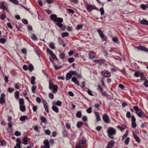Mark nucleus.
Masks as SVG:
<instances>
[{
	"label": "nucleus",
	"instance_id": "nucleus-1",
	"mask_svg": "<svg viewBox=\"0 0 148 148\" xmlns=\"http://www.w3.org/2000/svg\"><path fill=\"white\" fill-rule=\"evenodd\" d=\"M51 19L57 23L56 25L59 27H61L63 25L61 23L63 22V19L62 18H58L56 15L52 14L50 16Z\"/></svg>",
	"mask_w": 148,
	"mask_h": 148
},
{
	"label": "nucleus",
	"instance_id": "nucleus-2",
	"mask_svg": "<svg viewBox=\"0 0 148 148\" xmlns=\"http://www.w3.org/2000/svg\"><path fill=\"white\" fill-rule=\"evenodd\" d=\"M49 88L51 90L52 92L53 93H55L58 90V86L57 85L54 84L53 82L49 79Z\"/></svg>",
	"mask_w": 148,
	"mask_h": 148
},
{
	"label": "nucleus",
	"instance_id": "nucleus-3",
	"mask_svg": "<svg viewBox=\"0 0 148 148\" xmlns=\"http://www.w3.org/2000/svg\"><path fill=\"white\" fill-rule=\"evenodd\" d=\"M133 108L136 111V113L139 117L142 118L146 117L145 114L137 106H134Z\"/></svg>",
	"mask_w": 148,
	"mask_h": 148
},
{
	"label": "nucleus",
	"instance_id": "nucleus-4",
	"mask_svg": "<svg viewBox=\"0 0 148 148\" xmlns=\"http://www.w3.org/2000/svg\"><path fill=\"white\" fill-rule=\"evenodd\" d=\"M108 136L109 137L112 139L114 138L112 136L114 135L116 133V130L115 129L112 127H109L107 130Z\"/></svg>",
	"mask_w": 148,
	"mask_h": 148
},
{
	"label": "nucleus",
	"instance_id": "nucleus-5",
	"mask_svg": "<svg viewBox=\"0 0 148 148\" xmlns=\"http://www.w3.org/2000/svg\"><path fill=\"white\" fill-rule=\"evenodd\" d=\"M97 31L102 41H106L107 40V36L103 34L101 30L99 29L97 30Z\"/></svg>",
	"mask_w": 148,
	"mask_h": 148
},
{
	"label": "nucleus",
	"instance_id": "nucleus-6",
	"mask_svg": "<svg viewBox=\"0 0 148 148\" xmlns=\"http://www.w3.org/2000/svg\"><path fill=\"white\" fill-rule=\"evenodd\" d=\"M101 74L103 76L106 77H109L111 76L110 72L106 70L102 71Z\"/></svg>",
	"mask_w": 148,
	"mask_h": 148
},
{
	"label": "nucleus",
	"instance_id": "nucleus-7",
	"mask_svg": "<svg viewBox=\"0 0 148 148\" xmlns=\"http://www.w3.org/2000/svg\"><path fill=\"white\" fill-rule=\"evenodd\" d=\"M43 144L44 146H41L40 148H50L49 143L48 140H45L43 142Z\"/></svg>",
	"mask_w": 148,
	"mask_h": 148
},
{
	"label": "nucleus",
	"instance_id": "nucleus-8",
	"mask_svg": "<svg viewBox=\"0 0 148 148\" xmlns=\"http://www.w3.org/2000/svg\"><path fill=\"white\" fill-rule=\"evenodd\" d=\"M7 4L4 2L0 3V8L4 10L8 11V9L6 6Z\"/></svg>",
	"mask_w": 148,
	"mask_h": 148
},
{
	"label": "nucleus",
	"instance_id": "nucleus-9",
	"mask_svg": "<svg viewBox=\"0 0 148 148\" xmlns=\"http://www.w3.org/2000/svg\"><path fill=\"white\" fill-rule=\"evenodd\" d=\"M103 119L104 121L106 123H109L110 122V120L108 115L105 114L103 116Z\"/></svg>",
	"mask_w": 148,
	"mask_h": 148
},
{
	"label": "nucleus",
	"instance_id": "nucleus-10",
	"mask_svg": "<svg viewBox=\"0 0 148 148\" xmlns=\"http://www.w3.org/2000/svg\"><path fill=\"white\" fill-rule=\"evenodd\" d=\"M86 143V140L85 138H83L81 139L79 142V145L78 146H80L81 147H83Z\"/></svg>",
	"mask_w": 148,
	"mask_h": 148
},
{
	"label": "nucleus",
	"instance_id": "nucleus-11",
	"mask_svg": "<svg viewBox=\"0 0 148 148\" xmlns=\"http://www.w3.org/2000/svg\"><path fill=\"white\" fill-rule=\"evenodd\" d=\"M5 95L4 93H2L1 96L0 98V103L2 104L4 103L5 102Z\"/></svg>",
	"mask_w": 148,
	"mask_h": 148
},
{
	"label": "nucleus",
	"instance_id": "nucleus-12",
	"mask_svg": "<svg viewBox=\"0 0 148 148\" xmlns=\"http://www.w3.org/2000/svg\"><path fill=\"white\" fill-rule=\"evenodd\" d=\"M137 48L138 50L144 51L148 53V49L142 46H140L137 47Z\"/></svg>",
	"mask_w": 148,
	"mask_h": 148
},
{
	"label": "nucleus",
	"instance_id": "nucleus-13",
	"mask_svg": "<svg viewBox=\"0 0 148 148\" xmlns=\"http://www.w3.org/2000/svg\"><path fill=\"white\" fill-rule=\"evenodd\" d=\"M47 51L50 54L52 58L53 59H56V55L54 54L53 52L49 48H47Z\"/></svg>",
	"mask_w": 148,
	"mask_h": 148
},
{
	"label": "nucleus",
	"instance_id": "nucleus-14",
	"mask_svg": "<svg viewBox=\"0 0 148 148\" xmlns=\"http://www.w3.org/2000/svg\"><path fill=\"white\" fill-rule=\"evenodd\" d=\"M114 143V141L113 140L110 142L108 144L107 147V148H112Z\"/></svg>",
	"mask_w": 148,
	"mask_h": 148
},
{
	"label": "nucleus",
	"instance_id": "nucleus-15",
	"mask_svg": "<svg viewBox=\"0 0 148 148\" xmlns=\"http://www.w3.org/2000/svg\"><path fill=\"white\" fill-rule=\"evenodd\" d=\"M86 8L90 12L92 10L94 9L95 8L93 6L89 4H87L86 5Z\"/></svg>",
	"mask_w": 148,
	"mask_h": 148
},
{
	"label": "nucleus",
	"instance_id": "nucleus-16",
	"mask_svg": "<svg viewBox=\"0 0 148 148\" xmlns=\"http://www.w3.org/2000/svg\"><path fill=\"white\" fill-rule=\"evenodd\" d=\"M43 103L44 105V107L45 108V110L48 113L49 112V109L48 108V106L47 105V103L45 101H43Z\"/></svg>",
	"mask_w": 148,
	"mask_h": 148
},
{
	"label": "nucleus",
	"instance_id": "nucleus-17",
	"mask_svg": "<svg viewBox=\"0 0 148 148\" xmlns=\"http://www.w3.org/2000/svg\"><path fill=\"white\" fill-rule=\"evenodd\" d=\"M16 141L17 143V144H16L17 147H18V148H21L20 145L21 144V142L20 139L19 138H18L16 139Z\"/></svg>",
	"mask_w": 148,
	"mask_h": 148
},
{
	"label": "nucleus",
	"instance_id": "nucleus-18",
	"mask_svg": "<svg viewBox=\"0 0 148 148\" xmlns=\"http://www.w3.org/2000/svg\"><path fill=\"white\" fill-rule=\"evenodd\" d=\"M71 80L77 85L79 86V82L77 81V79L76 77H73L72 78Z\"/></svg>",
	"mask_w": 148,
	"mask_h": 148
},
{
	"label": "nucleus",
	"instance_id": "nucleus-19",
	"mask_svg": "<svg viewBox=\"0 0 148 148\" xmlns=\"http://www.w3.org/2000/svg\"><path fill=\"white\" fill-rule=\"evenodd\" d=\"M62 103L60 101H58L56 102L54 101L53 103V105L58 106H60L62 105Z\"/></svg>",
	"mask_w": 148,
	"mask_h": 148
},
{
	"label": "nucleus",
	"instance_id": "nucleus-20",
	"mask_svg": "<svg viewBox=\"0 0 148 148\" xmlns=\"http://www.w3.org/2000/svg\"><path fill=\"white\" fill-rule=\"evenodd\" d=\"M95 115L96 117V121L97 122L101 120V119L99 115L97 112H95Z\"/></svg>",
	"mask_w": 148,
	"mask_h": 148
},
{
	"label": "nucleus",
	"instance_id": "nucleus-21",
	"mask_svg": "<svg viewBox=\"0 0 148 148\" xmlns=\"http://www.w3.org/2000/svg\"><path fill=\"white\" fill-rule=\"evenodd\" d=\"M140 80L142 81H145L146 79V78L144 76V74L143 73L141 72L140 74Z\"/></svg>",
	"mask_w": 148,
	"mask_h": 148
},
{
	"label": "nucleus",
	"instance_id": "nucleus-22",
	"mask_svg": "<svg viewBox=\"0 0 148 148\" xmlns=\"http://www.w3.org/2000/svg\"><path fill=\"white\" fill-rule=\"evenodd\" d=\"M95 53L94 52H90L89 55V57L90 59H93L95 57Z\"/></svg>",
	"mask_w": 148,
	"mask_h": 148
},
{
	"label": "nucleus",
	"instance_id": "nucleus-23",
	"mask_svg": "<svg viewBox=\"0 0 148 148\" xmlns=\"http://www.w3.org/2000/svg\"><path fill=\"white\" fill-rule=\"evenodd\" d=\"M52 109L56 113H58L59 112V109L58 108L54 105H53L52 107Z\"/></svg>",
	"mask_w": 148,
	"mask_h": 148
},
{
	"label": "nucleus",
	"instance_id": "nucleus-24",
	"mask_svg": "<svg viewBox=\"0 0 148 148\" xmlns=\"http://www.w3.org/2000/svg\"><path fill=\"white\" fill-rule=\"evenodd\" d=\"M72 77V75L71 73L69 72L67 73L66 75V80H69Z\"/></svg>",
	"mask_w": 148,
	"mask_h": 148
},
{
	"label": "nucleus",
	"instance_id": "nucleus-25",
	"mask_svg": "<svg viewBox=\"0 0 148 148\" xmlns=\"http://www.w3.org/2000/svg\"><path fill=\"white\" fill-rule=\"evenodd\" d=\"M20 110L22 112L25 111V107L24 104L20 105Z\"/></svg>",
	"mask_w": 148,
	"mask_h": 148
},
{
	"label": "nucleus",
	"instance_id": "nucleus-26",
	"mask_svg": "<svg viewBox=\"0 0 148 148\" xmlns=\"http://www.w3.org/2000/svg\"><path fill=\"white\" fill-rule=\"evenodd\" d=\"M14 96L15 98L18 99L19 97V93L18 91H16L14 93Z\"/></svg>",
	"mask_w": 148,
	"mask_h": 148
},
{
	"label": "nucleus",
	"instance_id": "nucleus-27",
	"mask_svg": "<svg viewBox=\"0 0 148 148\" xmlns=\"http://www.w3.org/2000/svg\"><path fill=\"white\" fill-rule=\"evenodd\" d=\"M141 23L142 24L148 25V21L145 19L142 20L141 21Z\"/></svg>",
	"mask_w": 148,
	"mask_h": 148
},
{
	"label": "nucleus",
	"instance_id": "nucleus-28",
	"mask_svg": "<svg viewBox=\"0 0 148 148\" xmlns=\"http://www.w3.org/2000/svg\"><path fill=\"white\" fill-rule=\"evenodd\" d=\"M49 46L50 48L52 49H54L55 48V44L52 42L50 43Z\"/></svg>",
	"mask_w": 148,
	"mask_h": 148
},
{
	"label": "nucleus",
	"instance_id": "nucleus-29",
	"mask_svg": "<svg viewBox=\"0 0 148 148\" xmlns=\"http://www.w3.org/2000/svg\"><path fill=\"white\" fill-rule=\"evenodd\" d=\"M93 61L95 62H97L99 64H101L104 62L103 60H93Z\"/></svg>",
	"mask_w": 148,
	"mask_h": 148
},
{
	"label": "nucleus",
	"instance_id": "nucleus-30",
	"mask_svg": "<svg viewBox=\"0 0 148 148\" xmlns=\"http://www.w3.org/2000/svg\"><path fill=\"white\" fill-rule=\"evenodd\" d=\"M83 124V123L82 122H78L77 123V126L78 128L81 127L82 125Z\"/></svg>",
	"mask_w": 148,
	"mask_h": 148
},
{
	"label": "nucleus",
	"instance_id": "nucleus-31",
	"mask_svg": "<svg viewBox=\"0 0 148 148\" xmlns=\"http://www.w3.org/2000/svg\"><path fill=\"white\" fill-rule=\"evenodd\" d=\"M31 84L32 85H34L35 84V82L36 80V78L34 76H32L31 77Z\"/></svg>",
	"mask_w": 148,
	"mask_h": 148
},
{
	"label": "nucleus",
	"instance_id": "nucleus-32",
	"mask_svg": "<svg viewBox=\"0 0 148 148\" xmlns=\"http://www.w3.org/2000/svg\"><path fill=\"white\" fill-rule=\"evenodd\" d=\"M133 136L135 139L136 141L138 143H140V139L139 138V137L136 135H134Z\"/></svg>",
	"mask_w": 148,
	"mask_h": 148
},
{
	"label": "nucleus",
	"instance_id": "nucleus-33",
	"mask_svg": "<svg viewBox=\"0 0 148 148\" xmlns=\"http://www.w3.org/2000/svg\"><path fill=\"white\" fill-rule=\"evenodd\" d=\"M61 35L62 37H64L68 36H69V33L67 32H64L62 33Z\"/></svg>",
	"mask_w": 148,
	"mask_h": 148
},
{
	"label": "nucleus",
	"instance_id": "nucleus-34",
	"mask_svg": "<svg viewBox=\"0 0 148 148\" xmlns=\"http://www.w3.org/2000/svg\"><path fill=\"white\" fill-rule=\"evenodd\" d=\"M40 119L44 123H46L47 121L46 119L43 116H41L40 118Z\"/></svg>",
	"mask_w": 148,
	"mask_h": 148
},
{
	"label": "nucleus",
	"instance_id": "nucleus-35",
	"mask_svg": "<svg viewBox=\"0 0 148 148\" xmlns=\"http://www.w3.org/2000/svg\"><path fill=\"white\" fill-rule=\"evenodd\" d=\"M19 103L20 105H22V104H24V100L23 98H20L19 100Z\"/></svg>",
	"mask_w": 148,
	"mask_h": 148
},
{
	"label": "nucleus",
	"instance_id": "nucleus-36",
	"mask_svg": "<svg viewBox=\"0 0 148 148\" xmlns=\"http://www.w3.org/2000/svg\"><path fill=\"white\" fill-rule=\"evenodd\" d=\"M24 142L23 144L25 145H27V143L28 141V139L27 137H25L23 139Z\"/></svg>",
	"mask_w": 148,
	"mask_h": 148
},
{
	"label": "nucleus",
	"instance_id": "nucleus-37",
	"mask_svg": "<svg viewBox=\"0 0 148 148\" xmlns=\"http://www.w3.org/2000/svg\"><path fill=\"white\" fill-rule=\"evenodd\" d=\"M82 116V113L80 111H78L76 113V116L78 118H80Z\"/></svg>",
	"mask_w": 148,
	"mask_h": 148
},
{
	"label": "nucleus",
	"instance_id": "nucleus-38",
	"mask_svg": "<svg viewBox=\"0 0 148 148\" xmlns=\"http://www.w3.org/2000/svg\"><path fill=\"white\" fill-rule=\"evenodd\" d=\"M71 75H77V72L75 71H69Z\"/></svg>",
	"mask_w": 148,
	"mask_h": 148
},
{
	"label": "nucleus",
	"instance_id": "nucleus-39",
	"mask_svg": "<svg viewBox=\"0 0 148 148\" xmlns=\"http://www.w3.org/2000/svg\"><path fill=\"white\" fill-rule=\"evenodd\" d=\"M141 72L139 71H136L134 74V76L136 77H138L140 76Z\"/></svg>",
	"mask_w": 148,
	"mask_h": 148
},
{
	"label": "nucleus",
	"instance_id": "nucleus-40",
	"mask_svg": "<svg viewBox=\"0 0 148 148\" xmlns=\"http://www.w3.org/2000/svg\"><path fill=\"white\" fill-rule=\"evenodd\" d=\"M65 56V55L64 53H60V57L62 59H63Z\"/></svg>",
	"mask_w": 148,
	"mask_h": 148
},
{
	"label": "nucleus",
	"instance_id": "nucleus-41",
	"mask_svg": "<svg viewBox=\"0 0 148 148\" xmlns=\"http://www.w3.org/2000/svg\"><path fill=\"white\" fill-rule=\"evenodd\" d=\"M28 69L30 71H32L34 69V67L32 64H30L28 67Z\"/></svg>",
	"mask_w": 148,
	"mask_h": 148
},
{
	"label": "nucleus",
	"instance_id": "nucleus-42",
	"mask_svg": "<svg viewBox=\"0 0 148 148\" xmlns=\"http://www.w3.org/2000/svg\"><path fill=\"white\" fill-rule=\"evenodd\" d=\"M58 42L60 45H62L63 43V41L62 40L60 37L58 38Z\"/></svg>",
	"mask_w": 148,
	"mask_h": 148
},
{
	"label": "nucleus",
	"instance_id": "nucleus-43",
	"mask_svg": "<svg viewBox=\"0 0 148 148\" xmlns=\"http://www.w3.org/2000/svg\"><path fill=\"white\" fill-rule=\"evenodd\" d=\"M130 138L129 137H127L126 139L125 140V145H127L128 144L129 142L130 141Z\"/></svg>",
	"mask_w": 148,
	"mask_h": 148
},
{
	"label": "nucleus",
	"instance_id": "nucleus-44",
	"mask_svg": "<svg viewBox=\"0 0 148 148\" xmlns=\"http://www.w3.org/2000/svg\"><path fill=\"white\" fill-rule=\"evenodd\" d=\"M68 62L70 63H72L74 61V58H69L68 60Z\"/></svg>",
	"mask_w": 148,
	"mask_h": 148
},
{
	"label": "nucleus",
	"instance_id": "nucleus-45",
	"mask_svg": "<svg viewBox=\"0 0 148 148\" xmlns=\"http://www.w3.org/2000/svg\"><path fill=\"white\" fill-rule=\"evenodd\" d=\"M112 40L116 43H117L118 41V38L117 37H115L112 38Z\"/></svg>",
	"mask_w": 148,
	"mask_h": 148
},
{
	"label": "nucleus",
	"instance_id": "nucleus-46",
	"mask_svg": "<svg viewBox=\"0 0 148 148\" xmlns=\"http://www.w3.org/2000/svg\"><path fill=\"white\" fill-rule=\"evenodd\" d=\"M14 135L17 136H19L21 135V133L18 131H16L15 132Z\"/></svg>",
	"mask_w": 148,
	"mask_h": 148
},
{
	"label": "nucleus",
	"instance_id": "nucleus-47",
	"mask_svg": "<svg viewBox=\"0 0 148 148\" xmlns=\"http://www.w3.org/2000/svg\"><path fill=\"white\" fill-rule=\"evenodd\" d=\"M6 42V40L3 38H0V42L2 44H4Z\"/></svg>",
	"mask_w": 148,
	"mask_h": 148
},
{
	"label": "nucleus",
	"instance_id": "nucleus-48",
	"mask_svg": "<svg viewBox=\"0 0 148 148\" xmlns=\"http://www.w3.org/2000/svg\"><path fill=\"white\" fill-rule=\"evenodd\" d=\"M100 11L101 12V15H103L104 13V11L103 8H101L100 9Z\"/></svg>",
	"mask_w": 148,
	"mask_h": 148
},
{
	"label": "nucleus",
	"instance_id": "nucleus-49",
	"mask_svg": "<svg viewBox=\"0 0 148 148\" xmlns=\"http://www.w3.org/2000/svg\"><path fill=\"white\" fill-rule=\"evenodd\" d=\"M67 11L69 12V13H71L73 14L75 13V11L71 9H67Z\"/></svg>",
	"mask_w": 148,
	"mask_h": 148
},
{
	"label": "nucleus",
	"instance_id": "nucleus-50",
	"mask_svg": "<svg viewBox=\"0 0 148 148\" xmlns=\"http://www.w3.org/2000/svg\"><path fill=\"white\" fill-rule=\"evenodd\" d=\"M10 1L12 2V3L16 4L18 3V1L17 0H9Z\"/></svg>",
	"mask_w": 148,
	"mask_h": 148
},
{
	"label": "nucleus",
	"instance_id": "nucleus-51",
	"mask_svg": "<svg viewBox=\"0 0 148 148\" xmlns=\"http://www.w3.org/2000/svg\"><path fill=\"white\" fill-rule=\"evenodd\" d=\"M32 39L34 40H36L37 38V37L34 34H33V35L31 37Z\"/></svg>",
	"mask_w": 148,
	"mask_h": 148
},
{
	"label": "nucleus",
	"instance_id": "nucleus-52",
	"mask_svg": "<svg viewBox=\"0 0 148 148\" xmlns=\"http://www.w3.org/2000/svg\"><path fill=\"white\" fill-rule=\"evenodd\" d=\"M92 111V108L90 107L88 108L86 110L87 112L88 113H90Z\"/></svg>",
	"mask_w": 148,
	"mask_h": 148
},
{
	"label": "nucleus",
	"instance_id": "nucleus-53",
	"mask_svg": "<svg viewBox=\"0 0 148 148\" xmlns=\"http://www.w3.org/2000/svg\"><path fill=\"white\" fill-rule=\"evenodd\" d=\"M126 117L128 118H130L131 117V113L129 112H128L126 113Z\"/></svg>",
	"mask_w": 148,
	"mask_h": 148
},
{
	"label": "nucleus",
	"instance_id": "nucleus-54",
	"mask_svg": "<svg viewBox=\"0 0 148 148\" xmlns=\"http://www.w3.org/2000/svg\"><path fill=\"white\" fill-rule=\"evenodd\" d=\"M36 89V87L35 86H33L32 88V92L34 93L35 92V90Z\"/></svg>",
	"mask_w": 148,
	"mask_h": 148
},
{
	"label": "nucleus",
	"instance_id": "nucleus-55",
	"mask_svg": "<svg viewBox=\"0 0 148 148\" xmlns=\"http://www.w3.org/2000/svg\"><path fill=\"white\" fill-rule=\"evenodd\" d=\"M26 117L25 116H22L20 118V120L21 121H23L25 120Z\"/></svg>",
	"mask_w": 148,
	"mask_h": 148
},
{
	"label": "nucleus",
	"instance_id": "nucleus-56",
	"mask_svg": "<svg viewBox=\"0 0 148 148\" xmlns=\"http://www.w3.org/2000/svg\"><path fill=\"white\" fill-rule=\"evenodd\" d=\"M14 90L13 88H8V91L10 93H12Z\"/></svg>",
	"mask_w": 148,
	"mask_h": 148
},
{
	"label": "nucleus",
	"instance_id": "nucleus-57",
	"mask_svg": "<svg viewBox=\"0 0 148 148\" xmlns=\"http://www.w3.org/2000/svg\"><path fill=\"white\" fill-rule=\"evenodd\" d=\"M49 97L51 99H53L54 98V95H53V94L51 93H50L49 94Z\"/></svg>",
	"mask_w": 148,
	"mask_h": 148
},
{
	"label": "nucleus",
	"instance_id": "nucleus-58",
	"mask_svg": "<svg viewBox=\"0 0 148 148\" xmlns=\"http://www.w3.org/2000/svg\"><path fill=\"white\" fill-rule=\"evenodd\" d=\"M45 132L46 134L48 135H49L51 133L50 131L49 130H45Z\"/></svg>",
	"mask_w": 148,
	"mask_h": 148
},
{
	"label": "nucleus",
	"instance_id": "nucleus-59",
	"mask_svg": "<svg viewBox=\"0 0 148 148\" xmlns=\"http://www.w3.org/2000/svg\"><path fill=\"white\" fill-rule=\"evenodd\" d=\"M140 7L142 8L143 10H145L147 8V6L145 5H144V4L141 5Z\"/></svg>",
	"mask_w": 148,
	"mask_h": 148
},
{
	"label": "nucleus",
	"instance_id": "nucleus-60",
	"mask_svg": "<svg viewBox=\"0 0 148 148\" xmlns=\"http://www.w3.org/2000/svg\"><path fill=\"white\" fill-rule=\"evenodd\" d=\"M21 52L22 53L26 54L27 52L26 49L25 48L21 50Z\"/></svg>",
	"mask_w": 148,
	"mask_h": 148
},
{
	"label": "nucleus",
	"instance_id": "nucleus-61",
	"mask_svg": "<svg viewBox=\"0 0 148 148\" xmlns=\"http://www.w3.org/2000/svg\"><path fill=\"white\" fill-rule=\"evenodd\" d=\"M37 108H38L37 106H33L32 109L34 112H35L36 111Z\"/></svg>",
	"mask_w": 148,
	"mask_h": 148
},
{
	"label": "nucleus",
	"instance_id": "nucleus-62",
	"mask_svg": "<svg viewBox=\"0 0 148 148\" xmlns=\"http://www.w3.org/2000/svg\"><path fill=\"white\" fill-rule=\"evenodd\" d=\"M132 122H136V118L133 115L132 116H131Z\"/></svg>",
	"mask_w": 148,
	"mask_h": 148
},
{
	"label": "nucleus",
	"instance_id": "nucleus-63",
	"mask_svg": "<svg viewBox=\"0 0 148 148\" xmlns=\"http://www.w3.org/2000/svg\"><path fill=\"white\" fill-rule=\"evenodd\" d=\"M82 25H78L77 26L76 28L77 29H80L82 28Z\"/></svg>",
	"mask_w": 148,
	"mask_h": 148
},
{
	"label": "nucleus",
	"instance_id": "nucleus-64",
	"mask_svg": "<svg viewBox=\"0 0 148 148\" xmlns=\"http://www.w3.org/2000/svg\"><path fill=\"white\" fill-rule=\"evenodd\" d=\"M144 86L146 87L148 86V81H145L143 83Z\"/></svg>",
	"mask_w": 148,
	"mask_h": 148
}]
</instances>
